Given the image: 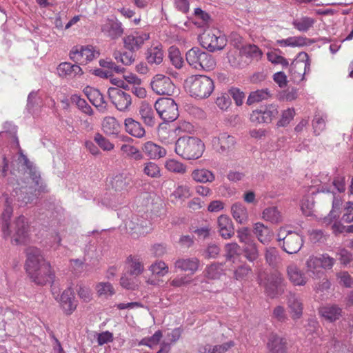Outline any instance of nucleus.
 Instances as JSON below:
<instances>
[{
    "instance_id": "6e6552de",
    "label": "nucleus",
    "mask_w": 353,
    "mask_h": 353,
    "mask_svg": "<svg viewBox=\"0 0 353 353\" xmlns=\"http://www.w3.org/2000/svg\"><path fill=\"white\" fill-rule=\"evenodd\" d=\"M99 52L92 46H75L69 53L70 59L78 64H87L98 57Z\"/></svg>"
},
{
    "instance_id": "412c9836",
    "label": "nucleus",
    "mask_w": 353,
    "mask_h": 353,
    "mask_svg": "<svg viewBox=\"0 0 353 353\" xmlns=\"http://www.w3.org/2000/svg\"><path fill=\"white\" fill-rule=\"evenodd\" d=\"M57 69L59 76L67 79L78 78L83 74V72L79 64H72L69 62L61 63Z\"/></svg>"
},
{
    "instance_id": "20e7f679",
    "label": "nucleus",
    "mask_w": 353,
    "mask_h": 353,
    "mask_svg": "<svg viewBox=\"0 0 353 353\" xmlns=\"http://www.w3.org/2000/svg\"><path fill=\"white\" fill-rule=\"evenodd\" d=\"M30 225L23 215L17 217L9 225V234L3 235L5 238L11 236L14 245H24L29 242L30 236Z\"/></svg>"
},
{
    "instance_id": "bf43d9fd",
    "label": "nucleus",
    "mask_w": 353,
    "mask_h": 353,
    "mask_svg": "<svg viewBox=\"0 0 353 353\" xmlns=\"http://www.w3.org/2000/svg\"><path fill=\"white\" fill-rule=\"evenodd\" d=\"M163 336L162 332L161 330H157L154 332V334L150 337H145L142 339L139 343V345H145L150 348L157 345L159 341H161Z\"/></svg>"
},
{
    "instance_id": "f257e3e1",
    "label": "nucleus",
    "mask_w": 353,
    "mask_h": 353,
    "mask_svg": "<svg viewBox=\"0 0 353 353\" xmlns=\"http://www.w3.org/2000/svg\"><path fill=\"white\" fill-rule=\"evenodd\" d=\"M25 268L31 280L37 285H44L52 282L54 278L51 266L45 259L41 251L35 247L26 249Z\"/></svg>"
},
{
    "instance_id": "9d476101",
    "label": "nucleus",
    "mask_w": 353,
    "mask_h": 353,
    "mask_svg": "<svg viewBox=\"0 0 353 353\" xmlns=\"http://www.w3.org/2000/svg\"><path fill=\"white\" fill-rule=\"evenodd\" d=\"M150 38V34L143 30H133L123 38L124 48L130 52L140 50L144 43Z\"/></svg>"
},
{
    "instance_id": "338daca9",
    "label": "nucleus",
    "mask_w": 353,
    "mask_h": 353,
    "mask_svg": "<svg viewBox=\"0 0 353 353\" xmlns=\"http://www.w3.org/2000/svg\"><path fill=\"white\" fill-rule=\"evenodd\" d=\"M334 189L336 190L338 192H343L345 191V181L344 178L342 176H336L333 182L332 186L330 188H322V191L324 192H332L334 194Z\"/></svg>"
},
{
    "instance_id": "2eb2a0df",
    "label": "nucleus",
    "mask_w": 353,
    "mask_h": 353,
    "mask_svg": "<svg viewBox=\"0 0 353 353\" xmlns=\"http://www.w3.org/2000/svg\"><path fill=\"white\" fill-rule=\"evenodd\" d=\"M101 32L106 37L115 40L123 34V24L116 17L107 19L101 26Z\"/></svg>"
},
{
    "instance_id": "c9c22d12",
    "label": "nucleus",
    "mask_w": 353,
    "mask_h": 353,
    "mask_svg": "<svg viewBox=\"0 0 353 353\" xmlns=\"http://www.w3.org/2000/svg\"><path fill=\"white\" fill-rule=\"evenodd\" d=\"M253 232L258 240L264 245L268 244L273 236L271 230L261 223L254 224Z\"/></svg>"
},
{
    "instance_id": "37998d69",
    "label": "nucleus",
    "mask_w": 353,
    "mask_h": 353,
    "mask_svg": "<svg viewBox=\"0 0 353 353\" xmlns=\"http://www.w3.org/2000/svg\"><path fill=\"white\" fill-rule=\"evenodd\" d=\"M315 22V19L312 17L302 16L299 18L294 19L292 21V26L297 30L305 32L314 26Z\"/></svg>"
},
{
    "instance_id": "8fccbe9b",
    "label": "nucleus",
    "mask_w": 353,
    "mask_h": 353,
    "mask_svg": "<svg viewBox=\"0 0 353 353\" xmlns=\"http://www.w3.org/2000/svg\"><path fill=\"white\" fill-rule=\"evenodd\" d=\"M263 219L272 223H278L281 221L282 216L276 207H269L263 210Z\"/></svg>"
},
{
    "instance_id": "7ed1b4c3",
    "label": "nucleus",
    "mask_w": 353,
    "mask_h": 353,
    "mask_svg": "<svg viewBox=\"0 0 353 353\" xmlns=\"http://www.w3.org/2000/svg\"><path fill=\"white\" fill-rule=\"evenodd\" d=\"M190 95L197 99H205L210 97L214 89L213 81L205 75L190 77L185 81Z\"/></svg>"
},
{
    "instance_id": "4be33fe9",
    "label": "nucleus",
    "mask_w": 353,
    "mask_h": 353,
    "mask_svg": "<svg viewBox=\"0 0 353 353\" xmlns=\"http://www.w3.org/2000/svg\"><path fill=\"white\" fill-rule=\"evenodd\" d=\"M287 304L293 320L299 319L303 315V305L300 296L294 293H290L287 297Z\"/></svg>"
},
{
    "instance_id": "13d9d810",
    "label": "nucleus",
    "mask_w": 353,
    "mask_h": 353,
    "mask_svg": "<svg viewBox=\"0 0 353 353\" xmlns=\"http://www.w3.org/2000/svg\"><path fill=\"white\" fill-rule=\"evenodd\" d=\"M243 250L245 258L250 262H254L259 258V250L256 243L254 241L246 244V246L244 248Z\"/></svg>"
},
{
    "instance_id": "9b49d317",
    "label": "nucleus",
    "mask_w": 353,
    "mask_h": 353,
    "mask_svg": "<svg viewBox=\"0 0 353 353\" xmlns=\"http://www.w3.org/2000/svg\"><path fill=\"white\" fill-rule=\"evenodd\" d=\"M282 231L279 234L278 241H283L282 249L288 254L297 253L303 245V237L298 233L288 231L285 236H282Z\"/></svg>"
},
{
    "instance_id": "a211bd4d",
    "label": "nucleus",
    "mask_w": 353,
    "mask_h": 353,
    "mask_svg": "<svg viewBox=\"0 0 353 353\" xmlns=\"http://www.w3.org/2000/svg\"><path fill=\"white\" fill-rule=\"evenodd\" d=\"M212 144L219 153H228L233 150L236 144L234 137L227 132H221L212 139Z\"/></svg>"
},
{
    "instance_id": "de8ad7c7",
    "label": "nucleus",
    "mask_w": 353,
    "mask_h": 353,
    "mask_svg": "<svg viewBox=\"0 0 353 353\" xmlns=\"http://www.w3.org/2000/svg\"><path fill=\"white\" fill-rule=\"evenodd\" d=\"M327 120V114L321 111H316L315 112L314 119L312 120V126L314 133L319 135L325 128V123Z\"/></svg>"
},
{
    "instance_id": "774afa93",
    "label": "nucleus",
    "mask_w": 353,
    "mask_h": 353,
    "mask_svg": "<svg viewBox=\"0 0 353 353\" xmlns=\"http://www.w3.org/2000/svg\"><path fill=\"white\" fill-rule=\"evenodd\" d=\"M240 251V247L236 243H229L225 246V256L227 261H233Z\"/></svg>"
},
{
    "instance_id": "c85d7f7f",
    "label": "nucleus",
    "mask_w": 353,
    "mask_h": 353,
    "mask_svg": "<svg viewBox=\"0 0 353 353\" xmlns=\"http://www.w3.org/2000/svg\"><path fill=\"white\" fill-rule=\"evenodd\" d=\"M11 195L16 199L21 207L32 203L35 199V195L31 191H29L27 187L24 186H21L20 188H14Z\"/></svg>"
},
{
    "instance_id": "393cba45",
    "label": "nucleus",
    "mask_w": 353,
    "mask_h": 353,
    "mask_svg": "<svg viewBox=\"0 0 353 353\" xmlns=\"http://www.w3.org/2000/svg\"><path fill=\"white\" fill-rule=\"evenodd\" d=\"M287 274L289 280L294 285L303 286L307 283V279L305 274L294 263L287 267Z\"/></svg>"
},
{
    "instance_id": "39448f33",
    "label": "nucleus",
    "mask_w": 353,
    "mask_h": 353,
    "mask_svg": "<svg viewBox=\"0 0 353 353\" xmlns=\"http://www.w3.org/2000/svg\"><path fill=\"white\" fill-rule=\"evenodd\" d=\"M186 61L193 68L210 71L214 68L216 63L212 56L199 48H192L186 52Z\"/></svg>"
},
{
    "instance_id": "b1692460",
    "label": "nucleus",
    "mask_w": 353,
    "mask_h": 353,
    "mask_svg": "<svg viewBox=\"0 0 353 353\" xmlns=\"http://www.w3.org/2000/svg\"><path fill=\"white\" fill-rule=\"evenodd\" d=\"M141 150L150 159L153 160L159 159L167 154V151L163 147L151 141L143 143Z\"/></svg>"
},
{
    "instance_id": "4468645a",
    "label": "nucleus",
    "mask_w": 353,
    "mask_h": 353,
    "mask_svg": "<svg viewBox=\"0 0 353 353\" xmlns=\"http://www.w3.org/2000/svg\"><path fill=\"white\" fill-rule=\"evenodd\" d=\"M109 98L119 111H126L132 103L130 94L119 88H110L108 90Z\"/></svg>"
},
{
    "instance_id": "0eeeda50",
    "label": "nucleus",
    "mask_w": 353,
    "mask_h": 353,
    "mask_svg": "<svg viewBox=\"0 0 353 353\" xmlns=\"http://www.w3.org/2000/svg\"><path fill=\"white\" fill-rule=\"evenodd\" d=\"M125 227L134 239L145 236L152 230L150 222L137 215H132L128 219L125 223Z\"/></svg>"
},
{
    "instance_id": "69168bd1",
    "label": "nucleus",
    "mask_w": 353,
    "mask_h": 353,
    "mask_svg": "<svg viewBox=\"0 0 353 353\" xmlns=\"http://www.w3.org/2000/svg\"><path fill=\"white\" fill-rule=\"evenodd\" d=\"M72 101L76 103L77 107L83 112L88 115H92L93 110L85 99H81L79 96L74 94L72 97Z\"/></svg>"
},
{
    "instance_id": "a18cd8bd",
    "label": "nucleus",
    "mask_w": 353,
    "mask_h": 353,
    "mask_svg": "<svg viewBox=\"0 0 353 353\" xmlns=\"http://www.w3.org/2000/svg\"><path fill=\"white\" fill-rule=\"evenodd\" d=\"M103 132L108 135L117 134L120 130V125L114 117H107L102 123Z\"/></svg>"
},
{
    "instance_id": "a878e982",
    "label": "nucleus",
    "mask_w": 353,
    "mask_h": 353,
    "mask_svg": "<svg viewBox=\"0 0 353 353\" xmlns=\"http://www.w3.org/2000/svg\"><path fill=\"white\" fill-rule=\"evenodd\" d=\"M305 268L307 273L314 279L321 278L324 274L318 256L310 255L305 261Z\"/></svg>"
},
{
    "instance_id": "1a4fd4ad",
    "label": "nucleus",
    "mask_w": 353,
    "mask_h": 353,
    "mask_svg": "<svg viewBox=\"0 0 353 353\" xmlns=\"http://www.w3.org/2000/svg\"><path fill=\"white\" fill-rule=\"evenodd\" d=\"M279 113L278 106L274 104L261 105L250 114V119L254 123H270Z\"/></svg>"
},
{
    "instance_id": "6ab92c4d",
    "label": "nucleus",
    "mask_w": 353,
    "mask_h": 353,
    "mask_svg": "<svg viewBox=\"0 0 353 353\" xmlns=\"http://www.w3.org/2000/svg\"><path fill=\"white\" fill-rule=\"evenodd\" d=\"M55 299L60 303L61 307L66 315H70L77 309V301L75 300L74 291L71 288L65 289L59 299Z\"/></svg>"
},
{
    "instance_id": "3c124183",
    "label": "nucleus",
    "mask_w": 353,
    "mask_h": 353,
    "mask_svg": "<svg viewBox=\"0 0 353 353\" xmlns=\"http://www.w3.org/2000/svg\"><path fill=\"white\" fill-rule=\"evenodd\" d=\"M165 168L169 172L179 174H183L187 171V166L185 164L173 159L165 161Z\"/></svg>"
},
{
    "instance_id": "aec40b11",
    "label": "nucleus",
    "mask_w": 353,
    "mask_h": 353,
    "mask_svg": "<svg viewBox=\"0 0 353 353\" xmlns=\"http://www.w3.org/2000/svg\"><path fill=\"white\" fill-rule=\"evenodd\" d=\"M283 279L279 273L270 275L265 285V292L268 296L274 299L281 294L283 290L282 288V283Z\"/></svg>"
},
{
    "instance_id": "58836bf2",
    "label": "nucleus",
    "mask_w": 353,
    "mask_h": 353,
    "mask_svg": "<svg viewBox=\"0 0 353 353\" xmlns=\"http://www.w3.org/2000/svg\"><path fill=\"white\" fill-rule=\"evenodd\" d=\"M239 57L244 56L252 60L259 61L263 56L261 50L254 44H248L242 46L239 52Z\"/></svg>"
},
{
    "instance_id": "4d7b16f0",
    "label": "nucleus",
    "mask_w": 353,
    "mask_h": 353,
    "mask_svg": "<svg viewBox=\"0 0 353 353\" xmlns=\"http://www.w3.org/2000/svg\"><path fill=\"white\" fill-rule=\"evenodd\" d=\"M96 290L99 296H103L105 298L111 296L115 293L112 285L108 282H101L98 283Z\"/></svg>"
},
{
    "instance_id": "423d86ee",
    "label": "nucleus",
    "mask_w": 353,
    "mask_h": 353,
    "mask_svg": "<svg viewBox=\"0 0 353 353\" xmlns=\"http://www.w3.org/2000/svg\"><path fill=\"white\" fill-rule=\"evenodd\" d=\"M154 107L164 122L174 121L179 117L178 105L172 98H159L156 101Z\"/></svg>"
},
{
    "instance_id": "c756f323",
    "label": "nucleus",
    "mask_w": 353,
    "mask_h": 353,
    "mask_svg": "<svg viewBox=\"0 0 353 353\" xmlns=\"http://www.w3.org/2000/svg\"><path fill=\"white\" fill-rule=\"evenodd\" d=\"M132 183V176L127 172H122L114 175L111 180V185L115 190L126 189Z\"/></svg>"
},
{
    "instance_id": "09e8293b",
    "label": "nucleus",
    "mask_w": 353,
    "mask_h": 353,
    "mask_svg": "<svg viewBox=\"0 0 353 353\" xmlns=\"http://www.w3.org/2000/svg\"><path fill=\"white\" fill-rule=\"evenodd\" d=\"M270 97V92L268 89L257 90L251 92L248 97L246 103L250 105L254 103H259L263 100H266Z\"/></svg>"
},
{
    "instance_id": "e433bc0d",
    "label": "nucleus",
    "mask_w": 353,
    "mask_h": 353,
    "mask_svg": "<svg viewBox=\"0 0 353 353\" xmlns=\"http://www.w3.org/2000/svg\"><path fill=\"white\" fill-rule=\"evenodd\" d=\"M231 213L233 218L239 223H245L248 220L247 208L241 202H236L231 206Z\"/></svg>"
},
{
    "instance_id": "5fc2aeb1",
    "label": "nucleus",
    "mask_w": 353,
    "mask_h": 353,
    "mask_svg": "<svg viewBox=\"0 0 353 353\" xmlns=\"http://www.w3.org/2000/svg\"><path fill=\"white\" fill-rule=\"evenodd\" d=\"M134 52H121L119 51H116L113 54L114 58L117 60V62H120L125 65H131L135 60V57L134 55Z\"/></svg>"
},
{
    "instance_id": "680f3d73",
    "label": "nucleus",
    "mask_w": 353,
    "mask_h": 353,
    "mask_svg": "<svg viewBox=\"0 0 353 353\" xmlns=\"http://www.w3.org/2000/svg\"><path fill=\"white\" fill-rule=\"evenodd\" d=\"M152 274L163 276L168 272V266L163 261H157L152 264L149 268Z\"/></svg>"
},
{
    "instance_id": "6e6d98bb",
    "label": "nucleus",
    "mask_w": 353,
    "mask_h": 353,
    "mask_svg": "<svg viewBox=\"0 0 353 353\" xmlns=\"http://www.w3.org/2000/svg\"><path fill=\"white\" fill-rule=\"evenodd\" d=\"M169 58L172 65L176 68H181L183 65V59L179 50L174 46L169 48Z\"/></svg>"
},
{
    "instance_id": "0e129e2a",
    "label": "nucleus",
    "mask_w": 353,
    "mask_h": 353,
    "mask_svg": "<svg viewBox=\"0 0 353 353\" xmlns=\"http://www.w3.org/2000/svg\"><path fill=\"white\" fill-rule=\"evenodd\" d=\"M295 116V110L294 108H288L282 112L281 117L277 122L279 127H285L294 119Z\"/></svg>"
},
{
    "instance_id": "864d4df0",
    "label": "nucleus",
    "mask_w": 353,
    "mask_h": 353,
    "mask_svg": "<svg viewBox=\"0 0 353 353\" xmlns=\"http://www.w3.org/2000/svg\"><path fill=\"white\" fill-rule=\"evenodd\" d=\"M252 270L250 265L243 264L238 266L234 271V278L236 281H244L248 279Z\"/></svg>"
},
{
    "instance_id": "a19ab883",
    "label": "nucleus",
    "mask_w": 353,
    "mask_h": 353,
    "mask_svg": "<svg viewBox=\"0 0 353 353\" xmlns=\"http://www.w3.org/2000/svg\"><path fill=\"white\" fill-rule=\"evenodd\" d=\"M190 196L191 190L190 186L187 184L181 183H178L170 194V198L172 201H184Z\"/></svg>"
},
{
    "instance_id": "e2e57ef3",
    "label": "nucleus",
    "mask_w": 353,
    "mask_h": 353,
    "mask_svg": "<svg viewBox=\"0 0 353 353\" xmlns=\"http://www.w3.org/2000/svg\"><path fill=\"white\" fill-rule=\"evenodd\" d=\"M143 173L151 178L161 176L160 168L154 162L149 161L144 164Z\"/></svg>"
},
{
    "instance_id": "7c9ffc66",
    "label": "nucleus",
    "mask_w": 353,
    "mask_h": 353,
    "mask_svg": "<svg viewBox=\"0 0 353 353\" xmlns=\"http://www.w3.org/2000/svg\"><path fill=\"white\" fill-rule=\"evenodd\" d=\"M286 345L285 339L273 333L269 336L267 345L270 353H286Z\"/></svg>"
},
{
    "instance_id": "cd10ccee",
    "label": "nucleus",
    "mask_w": 353,
    "mask_h": 353,
    "mask_svg": "<svg viewBox=\"0 0 353 353\" xmlns=\"http://www.w3.org/2000/svg\"><path fill=\"white\" fill-rule=\"evenodd\" d=\"M199 260L196 257L183 258L177 259L174 263V268L183 272H188L194 274L199 269Z\"/></svg>"
},
{
    "instance_id": "ea45409f",
    "label": "nucleus",
    "mask_w": 353,
    "mask_h": 353,
    "mask_svg": "<svg viewBox=\"0 0 353 353\" xmlns=\"http://www.w3.org/2000/svg\"><path fill=\"white\" fill-rule=\"evenodd\" d=\"M164 54L162 50L161 44L156 46H151L148 49L146 59L150 64H160L163 59Z\"/></svg>"
},
{
    "instance_id": "bb28decb",
    "label": "nucleus",
    "mask_w": 353,
    "mask_h": 353,
    "mask_svg": "<svg viewBox=\"0 0 353 353\" xmlns=\"http://www.w3.org/2000/svg\"><path fill=\"white\" fill-rule=\"evenodd\" d=\"M139 114L143 122L148 126L153 127L156 124V117L152 105L142 102L139 108Z\"/></svg>"
},
{
    "instance_id": "dca6fc26",
    "label": "nucleus",
    "mask_w": 353,
    "mask_h": 353,
    "mask_svg": "<svg viewBox=\"0 0 353 353\" xmlns=\"http://www.w3.org/2000/svg\"><path fill=\"white\" fill-rule=\"evenodd\" d=\"M201 45L208 51L214 52L222 50L226 45V39L224 36L216 35L208 32L201 37Z\"/></svg>"
},
{
    "instance_id": "4c0bfd02",
    "label": "nucleus",
    "mask_w": 353,
    "mask_h": 353,
    "mask_svg": "<svg viewBox=\"0 0 353 353\" xmlns=\"http://www.w3.org/2000/svg\"><path fill=\"white\" fill-rule=\"evenodd\" d=\"M191 177L196 183H206L214 181L213 172L205 168L195 169L191 173Z\"/></svg>"
},
{
    "instance_id": "c03bdc74",
    "label": "nucleus",
    "mask_w": 353,
    "mask_h": 353,
    "mask_svg": "<svg viewBox=\"0 0 353 353\" xmlns=\"http://www.w3.org/2000/svg\"><path fill=\"white\" fill-rule=\"evenodd\" d=\"M127 262L129 264L128 273L130 275L137 276L143 272V261L138 256H130L127 259Z\"/></svg>"
},
{
    "instance_id": "2f4dec72",
    "label": "nucleus",
    "mask_w": 353,
    "mask_h": 353,
    "mask_svg": "<svg viewBox=\"0 0 353 353\" xmlns=\"http://www.w3.org/2000/svg\"><path fill=\"white\" fill-rule=\"evenodd\" d=\"M319 313L321 316L330 322H334L339 319L342 315V309L335 304H329L321 307Z\"/></svg>"
},
{
    "instance_id": "49530a36",
    "label": "nucleus",
    "mask_w": 353,
    "mask_h": 353,
    "mask_svg": "<svg viewBox=\"0 0 353 353\" xmlns=\"http://www.w3.org/2000/svg\"><path fill=\"white\" fill-rule=\"evenodd\" d=\"M276 43L281 47H301L307 44V38L304 37H290L287 39H278Z\"/></svg>"
},
{
    "instance_id": "603ef678",
    "label": "nucleus",
    "mask_w": 353,
    "mask_h": 353,
    "mask_svg": "<svg viewBox=\"0 0 353 353\" xmlns=\"http://www.w3.org/2000/svg\"><path fill=\"white\" fill-rule=\"evenodd\" d=\"M224 274L223 265L214 263L205 269V276L210 279H219Z\"/></svg>"
},
{
    "instance_id": "f8f14e48",
    "label": "nucleus",
    "mask_w": 353,
    "mask_h": 353,
    "mask_svg": "<svg viewBox=\"0 0 353 353\" xmlns=\"http://www.w3.org/2000/svg\"><path fill=\"white\" fill-rule=\"evenodd\" d=\"M303 55L305 57V61H294L290 66V78L296 83L303 81L305 74L310 71V59L307 53H303Z\"/></svg>"
},
{
    "instance_id": "f3484780",
    "label": "nucleus",
    "mask_w": 353,
    "mask_h": 353,
    "mask_svg": "<svg viewBox=\"0 0 353 353\" xmlns=\"http://www.w3.org/2000/svg\"><path fill=\"white\" fill-rule=\"evenodd\" d=\"M15 146L19 150V156L17 158L18 163L25 167L26 172H28L32 182L36 185H38L40 177L39 173L37 170L33 163L31 162L27 156L23 154V150L20 147L18 138H15Z\"/></svg>"
},
{
    "instance_id": "f704fd0d",
    "label": "nucleus",
    "mask_w": 353,
    "mask_h": 353,
    "mask_svg": "<svg viewBox=\"0 0 353 353\" xmlns=\"http://www.w3.org/2000/svg\"><path fill=\"white\" fill-rule=\"evenodd\" d=\"M12 203V199L11 198L10 201L9 198L6 199L3 210L1 214V218L2 220L1 231L3 235L9 234V225L11 224L10 221L13 214Z\"/></svg>"
},
{
    "instance_id": "5701e85b",
    "label": "nucleus",
    "mask_w": 353,
    "mask_h": 353,
    "mask_svg": "<svg viewBox=\"0 0 353 353\" xmlns=\"http://www.w3.org/2000/svg\"><path fill=\"white\" fill-rule=\"evenodd\" d=\"M89 101L94 105L99 111L105 112L107 110V102L105 101L103 94L97 89L87 87L84 90Z\"/></svg>"
},
{
    "instance_id": "79ce46f5",
    "label": "nucleus",
    "mask_w": 353,
    "mask_h": 353,
    "mask_svg": "<svg viewBox=\"0 0 353 353\" xmlns=\"http://www.w3.org/2000/svg\"><path fill=\"white\" fill-rule=\"evenodd\" d=\"M234 345V343L232 341L221 345H212L206 344L199 347V351L200 353H225Z\"/></svg>"
},
{
    "instance_id": "ddd939ff",
    "label": "nucleus",
    "mask_w": 353,
    "mask_h": 353,
    "mask_svg": "<svg viewBox=\"0 0 353 353\" xmlns=\"http://www.w3.org/2000/svg\"><path fill=\"white\" fill-rule=\"evenodd\" d=\"M152 90L159 95H172L174 93V85L170 77L157 74L151 80Z\"/></svg>"
},
{
    "instance_id": "f03ea898",
    "label": "nucleus",
    "mask_w": 353,
    "mask_h": 353,
    "mask_svg": "<svg viewBox=\"0 0 353 353\" xmlns=\"http://www.w3.org/2000/svg\"><path fill=\"white\" fill-rule=\"evenodd\" d=\"M204 150V143L201 139L194 137H181L175 143V152L186 160L199 159Z\"/></svg>"
},
{
    "instance_id": "052dcab7",
    "label": "nucleus",
    "mask_w": 353,
    "mask_h": 353,
    "mask_svg": "<svg viewBox=\"0 0 353 353\" xmlns=\"http://www.w3.org/2000/svg\"><path fill=\"white\" fill-rule=\"evenodd\" d=\"M279 252L274 247H269L265 248V259L266 263L272 267L276 265L279 261Z\"/></svg>"
},
{
    "instance_id": "72a5a7b5",
    "label": "nucleus",
    "mask_w": 353,
    "mask_h": 353,
    "mask_svg": "<svg viewBox=\"0 0 353 353\" xmlns=\"http://www.w3.org/2000/svg\"><path fill=\"white\" fill-rule=\"evenodd\" d=\"M217 224L219 234L225 239L231 238L234 234L232 222L228 216H220L218 218Z\"/></svg>"
},
{
    "instance_id": "473e14b6",
    "label": "nucleus",
    "mask_w": 353,
    "mask_h": 353,
    "mask_svg": "<svg viewBox=\"0 0 353 353\" xmlns=\"http://www.w3.org/2000/svg\"><path fill=\"white\" fill-rule=\"evenodd\" d=\"M124 125L125 131L134 137L141 139L145 134V130L141 123L132 118H126Z\"/></svg>"
}]
</instances>
